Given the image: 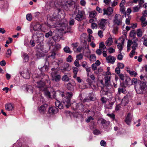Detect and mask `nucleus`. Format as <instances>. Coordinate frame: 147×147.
Listing matches in <instances>:
<instances>
[{"label":"nucleus","mask_w":147,"mask_h":147,"mask_svg":"<svg viewBox=\"0 0 147 147\" xmlns=\"http://www.w3.org/2000/svg\"><path fill=\"white\" fill-rule=\"evenodd\" d=\"M131 80L130 78L129 77L125 79V81L123 83V85L125 87H126L128 85H131Z\"/></svg>","instance_id":"21"},{"label":"nucleus","mask_w":147,"mask_h":147,"mask_svg":"<svg viewBox=\"0 0 147 147\" xmlns=\"http://www.w3.org/2000/svg\"><path fill=\"white\" fill-rule=\"evenodd\" d=\"M124 42L123 41L121 43H118V45H117V48L119 50V53H121V51L123 49V45Z\"/></svg>","instance_id":"28"},{"label":"nucleus","mask_w":147,"mask_h":147,"mask_svg":"<svg viewBox=\"0 0 147 147\" xmlns=\"http://www.w3.org/2000/svg\"><path fill=\"white\" fill-rule=\"evenodd\" d=\"M34 41L35 40L33 39L32 40H31L30 42V44L31 45L32 47H34L35 45V43L34 42Z\"/></svg>","instance_id":"52"},{"label":"nucleus","mask_w":147,"mask_h":147,"mask_svg":"<svg viewBox=\"0 0 147 147\" xmlns=\"http://www.w3.org/2000/svg\"><path fill=\"white\" fill-rule=\"evenodd\" d=\"M147 86V82L143 83L140 82L139 87L136 88L137 93L138 94H143L146 92V87Z\"/></svg>","instance_id":"5"},{"label":"nucleus","mask_w":147,"mask_h":147,"mask_svg":"<svg viewBox=\"0 0 147 147\" xmlns=\"http://www.w3.org/2000/svg\"><path fill=\"white\" fill-rule=\"evenodd\" d=\"M131 18L130 16H129L128 18H127L125 20V23L127 24H130V20Z\"/></svg>","instance_id":"61"},{"label":"nucleus","mask_w":147,"mask_h":147,"mask_svg":"<svg viewBox=\"0 0 147 147\" xmlns=\"http://www.w3.org/2000/svg\"><path fill=\"white\" fill-rule=\"evenodd\" d=\"M73 58L71 55H69L66 59L67 61L70 62L72 61Z\"/></svg>","instance_id":"51"},{"label":"nucleus","mask_w":147,"mask_h":147,"mask_svg":"<svg viewBox=\"0 0 147 147\" xmlns=\"http://www.w3.org/2000/svg\"><path fill=\"white\" fill-rule=\"evenodd\" d=\"M103 11L104 12L103 15H106L108 16H111L113 12V9L111 7H108L107 9L105 8L103 9Z\"/></svg>","instance_id":"12"},{"label":"nucleus","mask_w":147,"mask_h":147,"mask_svg":"<svg viewBox=\"0 0 147 147\" xmlns=\"http://www.w3.org/2000/svg\"><path fill=\"white\" fill-rule=\"evenodd\" d=\"M32 37L33 39L37 43H40L44 40V35L40 32H37L33 34Z\"/></svg>","instance_id":"4"},{"label":"nucleus","mask_w":147,"mask_h":147,"mask_svg":"<svg viewBox=\"0 0 147 147\" xmlns=\"http://www.w3.org/2000/svg\"><path fill=\"white\" fill-rule=\"evenodd\" d=\"M47 45L49 47V49H50L51 46H53V42L51 40H49L47 42Z\"/></svg>","instance_id":"45"},{"label":"nucleus","mask_w":147,"mask_h":147,"mask_svg":"<svg viewBox=\"0 0 147 147\" xmlns=\"http://www.w3.org/2000/svg\"><path fill=\"white\" fill-rule=\"evenodd\" d=\"M5 107L6 110L8 111H12L14 109L13 106L11 103L6 104Z\"/></svg>","instance_id":"23"},{"label":"nucleus","mask_w":147,"mask_h":147,"mask_svg":"<svg viewBox=\"0 0 147 147\" xmlns=\"http://www.w3.org/2000/svg\"><path fill=\"white\" fill-rule=\"evenodd\" d=\"M106 59L108 63L113 64L116 60V58L114 56L109 55L106 58Z\"/></svg>","instance_id":"14"},{"label":"nucleus","mask_w":147,"mask_h":147,"mask_svg":"<svg viewBox=\"0 0 147 147\" xmlns=\"http://www.w3.org/2000/svg\"><path fill=\"white\" fill-rule=\"evenodd\" d=\"M120 11L121 12L122 17H126V12L124 6L120 7Z\"/></svg>","instance_id":"26"},{"label":"nucleus","mask_w":147,"mask_h":147,"mask_svg":"<svg viewBox=\"0 0 147 147\" xmlns=\"http://www.w3.org/2000/svg\"><path fill=\"white\" fill-rule=\"evenodd\" d=\"M118 76L122 80H123L125 79V76L124 75L122 74H118Z\"/></svg>","instance_id":"64"},{"label":"nucleus","mask_w":147,"mask_h":147,"mask_svg":"<svg viewBox=\"0 0 147 147\" xmlns=\"http://www.w3.org/2000/svg\"><path fill=\"white\" fill-rule=\"evenodd\" d=\"M131 41H128L127 42V51H129L130 50V47L131 46Z\"/></svg>","instance_id":"60"},{"label":"nucleus","mask_w":147,"mask_h":147,"mask_svg":"<svg viewBox=\"0 0 147 147\" xmlns=\"http://www.w3.org/2000/svg\"><path fill=\"white\" fill-rule=\"evenodd\" d=\"M102 50L101 49H99L96 50V53L98 55H100L102 53Z\"/></svg>","instance_id":"50"},{"label":"nucleus","mask_w":147,"mask_h":147,"mask_svg":"<svg viewBox=\"0 0 147 147\" xmlns=\"http://www.w3.org/2000/svg\"><path fill=\"white\" fill-rule=\"evenodd\" d=\"M132 115H131V113H129L126 118L125 120V122L128 125H129L131 123L132 120Z\"/></svg>","instance_id":"17"},{"label":"nucleus","mask_w":147,"mask_h":147,"mask_svg":"<svg viewBox=\"0 0 147 147\" xmlns=\"http://www.w3.org/2000/svg\"><path fill=\"white\" fill-rule=\"evenodd\" d=\"M96 59V57L94 55H91L90 57V61H94Z\"/></svg>","instance_id":"42"},{"label":"nucleus","mask_w":147,"mask_h":147,"mask_svg":"<svg viewBox=\"0 0 147 147\" xmlns=\"http://www.w3.org/2000/svg\"><path fill=\"white\" fill-rule=\"evenodd\" d=\"M135 49H133L131 51L130 53L129 54V56L130 57L132 58L133 57L134 55L135 54Z\"/></svg>","instance_id":"55"},{"label":"nucleus","mask_w":147,"mask_h":147,"mask_svg":"<svg viewBox=\"0 0 147 147\" xmlns=\"http://www.w3.org/2000/svg\"><path fill=\"white\" fill-rule=\"evenodd\" d=\"M113 42V41L111 37L109 38L106 40L105 44L107 46H111Z\"/></svg>","instance_id":"25"},{"label":"nucleus","mask_w":147,"mask_h":147,"mask_svg":"<svg viewBox=\"0 0 147 147\" xmlns=\"http://www.w3.org/2000/svg\"><path fill=\"white\" fill-rule=\"evenodd\" d=\"M73 108L75 111L77 110L79 112H83L84 110V106L81 103L74 104L73 106Z\"/></svg>","instance_id":"7"},{"label":"nucleus","mask_w":147,"mask_h":147,"mask_svg":"<svg viewBox=\"0 0 147 147\" xmlns=\"http://www.w3.org/2000/svg\"><path fill=\"white\" fill-rule=\"evenodd\" d=\"M73 95L72 92H67L66 96L63 98L62 102L67 108L70 105V100Z\"/></svg>","instance_id":"2"},{"label":"nucleus","mask_w":147,"mask_h":147,"mask_svg":"<svg viewBox=\"0 0 147 147\" xmlns=\"http://www.w3.org/2000/svg\"><path fill=\"white\" fill-rule=\"evenodd\" d=\"M97 15L95 11H92L89 12V17L91 18H94Z\"/></svg>","instance_id":"32"},{"label":"nucleus","mask_w":147,"mask_h":147,"mask_svg":"<svg viewBox=\"0 0 147 147\" xmlns=\"http://www.w3.org/2000/svg\"><path fill=\"white\" fill-rule=\"evenodd\" d=\"M64 96V93L60 91L55 93V95L54 96V97L57 100V101L55 102V106L60 109H63V105L65 106L64 104H62L59 101V100L61 99V98H63Z\"/></svg>","instance_id":"1"},{"label":"nucleus","mask_w":147,"mask_h":147,"mask_svg":"<svg viewBox=\"0 0 147 147\" xmlns=\"http://www.w3.org/2000/svg\"><path fill=\"white\" fill-rule=\"evenodd\" d=\"M69 64L67 63H65L64 64V67L62 69L64 71H68L69 70Z\"/></svg>","instance_id":"35"},{"label":"nucleus","mask_w":147,"mask_h":147,"mask_svg":"<svg viewBox=\"0 0 147 147\" xmlns=\"http://www.w3.org/2000/svg\"><path fill=\"white\" fill-rule=\"evenodd\" d=\"M117 67L123 69L124 67V65L123 63H119L117 64Z\"/></svg>","instance_id":"54"},{"label":"nucleus","mask_w":147,"mask_h":147,"mask_svg":"<svg viewBox=\"0 0 147 147\" xmlns=\"http://www.w3.org/2000/svg\"><path fill=\"white\" fill-rule=\"evenodd\" d=\"M70 78L67 76V75L65 74L62 77V80L63 81L67 82L69 81Z\"/></svg>","instance_id":"34"},{"label":"nucleus","mask_w":147,"mask_h":147,"mask_svg":"<svg viewBox=\"0 0 147 147\" xmlns=\"http://www.w3.org/2000/svg\"><path fill=\"white\" fill-rule=\"evenodd\" d=\"M37 87L40 89H42L43 88L45 85V83L44 82L40 81L36 83Z\"/></svg>","instance_id":"22"},{"label":"nucleus","mask_w":147,"mask_h":147,"mask_svg":"<svg viewBox=\"0 0 147 147\" xmlns=\"http://www.w3.org/2000/svg\"><path fill=\"white\" fill-rule=\"evenodd\" d=\"M107 20L102 19L98 21V24L100 29H105V26L107 24Z\"/></svg>","instance_id":"9"},{"label":"nucleus","mask_w":147,"mask_h":147,"mask_svg":"<svg viewBox=\"0 0 147 147\" xmlns=\"http://www.w3.org/2000/svg\"><path fill=\"white\" fill-rule=\"evenodd\" d=\"M48 106V105L45 104L40 106L38 108V110L42 114H44L46 112V110Z\"/></svg>","instance_id":"15"},{"label":"nucleus","mask_w":147,"mask_h":147,"mask_svg":"<svg viewBox=\"0 0 147 147\" xmlns=\"http://www.w3.org/2000/svg\"><path fill=\"white\" fill-rule=\"evenodd\" d=\"M131 41V46L132 45L131 48L133 49H136L138 46V42L139 40L136 37H134L132 40H129Z\"/></svg>","instance_id":"10"},{"label":"nucleus","mask_w":147,"mask_h":147,"mask_svg":"<svg viewBox=\"0 0 147 147\" xmlns=\"http://www.w3.org/2000/svg\"><path fill=\"white\" fill-rule=\"evenodd\" d=\"M20 75L22 76L24 78L26 79H28L30 77V76L29 74V73L28 72H26V74L27 75H25V74L23 73L22 72H20Z\"/></svg>","instance_id":"33"},{"label":"nucleus","mask_w":147,"mask_h":147,"mask_svg":"<svg viewBox=\"0 0 147 147\" xmlns=\"http://www.w3.org/2000/svg\"><path fill=\"white\" fill-rule=\"evenodd\" d=\"M122 84H121V86L118 88V92L119 94H120L121 93H122L123 94H126L127 93V91L125 89V88Z\"/></svg>","instance_id":"20"},{"label":"nucleus","mask_w":147,"mask_h":147,"mask_svg":"<svg viewBox=\"0 0 147 147\" xmlns=\"http://www.w3.org/2000/svg\"><path fill=\"white\" fill-rule=\"evenodd\" d=\"M26 89L27 92H30L32 93H33V90L31 86H27L26 88Z\"/></svg>","instance_id":"36"},{"label":"nucleus","mask_w":147,"mask_h":147,"mask_svg":"<svg viewBox=\"0 0 147 147\" xmlns=\"http://www.w3.org/2000/svg\"><path fill=\"white\" fill-rule=\"evenodd\" d=\"M63 50L65 52L67 53H72V51H70V48L69 47L66 46L63 49Z\"/></svg>","instance_id":"39"},{"label":"nucleus","mask_w":147,"mask_h":147,"mask_svg":"<svg viewBox=\"0 0 147 147\" xmlns=\"http://www.w3.org/2000/svg\"><path fill=\"white\" fill-rule=\"evenodd\" d=\"M52 35V32L50 31L49 32L46 33L45 34V36L46 38H48L49 36H51Z\"/></svg>","instance_id":"48"},{"label":"nucleus","mask_w":147,"mask_h":147,"mask_svg":"<svg viewBox=\"0 0 147 147\" xmlns=\"http://www.w3.org/2000/svg\"><path fill=\"white\" fill-rule=\"evenodd\" d=\"M142 39L143 42V45L147 47V35L146 34L144 35Z\"/></svg>","instance_id":"27"},{"label":"nucleus","mask_w":147,"mask_h":147,"mask_svg":"<svg viewBox=\"0 0 147 147\" xmlns=\"http://www.w3.org/2000/svg\"><path fill=\"white\" fill-rule=\"evenodd\" d=\"M84 12L83 11L78 10L76 15L75 19L79 22H81L84 19Z\"/></svg>","instance_id":"8"},{"label":"nucleus","mask_w":147,"mask_h":147,"mask_svg":"<svg viewBox=\"0 0 147 147\" xmlns=\"http://www.w3.org/2000/svg\"><path fill=\"white\" fill-rule=\"evenodd\" d=\"M141 8V7L139 6L134 7L132 8V11L134 13L138 12L139 11Z\"/></svg>","instance_id":"37"},{"label":"nucleus","mask_w":147,"mask_h":147,"mask_svg":"<svg viewBox=\"0 0 147 147\" xmlns=\"http://www.w3.org/2000/svg\"><path fill=\"white\" fill-rule=\"evenodd\" d=\"M111 78L110 76L106 75L104 78L105 85L107 87L110 85Z\"/></svg>","instance_id":"18"},{"label":"nucleus","mask_w":147,"mask_h":147,"mask_svg":"<svg viewBox=\"0 0 147 147\" xmlns=\"http://www.w3.org/2000/svg\"><path fill=\"white\" fill-rule=\"evenodd\" d=\"M137 36L138 37H141L143 34V32L142 30L140 29H138L136 33Z\"/></svg>","instance_id":"31"},{"label":"nucleus","mask_w":147,"mask_h":147,"mask_svg":"<svg viewBox=\"0 0 147 147\" xmlns=\"http://www.w3.org/2000/svg\"><path fill=\"white\" fill-rule=\"evenodd\" d=\"M23 57L24 59V62H26L28 61L29 57L28 55L26 53H24Z\"/></svg>","instance_id":"38"},{"label":"nucleus","mask_w":147,"mask_h":147,"mask_svg":"<svg viewBox=\"0 0 147 147\" xmlns=\"http://www.w3.org/2000/svg\"><path fill=\"white\" fill-rule=\"evenodd\" d=\"M100 120L101 124L104 128H106L110 124V122L109 121H107L104 119L101 118L100 119Z\"/></svg>","instance_id":"19"},{"label":"nucleus","mask_w":147,"mask_h":147,"mask_svg":"<svg viewBox=\"0 0 147 147\" xmlns=\"http://www.w3.org/2000/svg\"><path fill=\"white\" fill-rule=\"evenodd\" d=\"M56 55V53L54 52H51V53L50 55H49L48 57H51L53 59H54L55 58V56Z\"/></svg>","instance_id":"47"},{"label":"nucleus","mask_w":147,"mask_h":147,"mask_svg":"<svg viewBox=\"0 0 147 147\" xmlns=\"http://www.w3.org/2000/svg\"><path fill=\"white\" fill-rule=\"evenodd\" d=\"M50 88H49L47 89H44V94L45 96L47 98H51V96L50 94V92L49 91V90Z\"/></svg>","instance_id":"24"},{"label":"nucleus","mask_w":147,"mask_h":147,"mask_svg":"<svg viewBox=\"0 0 147 147\" xmlns=\"http://www.w3.org/2000/svg\"><path fill=\"white\" fill-rule=\"evenodd\" d=\"M31 26L33 27V30L35 31L40 32L41 30V25L38 22L36 23L33 25H31Z\"/></svg>","instance_id":"13"},{"label":"nucleus","mask_w":147,"mask_h":147,"mask_svg":"<svg viewBox=\"0 0 147 147\" xmlns=\"http://www.w3.org/2000/svg\"><path fill=\"white\" fill-rule=\"evenodd\" d=\"M137 82V80L136 79L133 78L132 79V80H131V85L133 84H136Z\"/></svg>","instance_id":"58"},{"label":"nucleus","mask_w":147,"mask_h":147,"mask_svg":"<svg viewBox=\"0 0 147 147\" xmlns=\"http://www.w3.org/2000/svg\"><path fill=\"white\" fill-rule=\"evenodd\" d=\"M26 18L28 21H30L32 19V16L30 14H28L26 15Z\"/></svg>","instance_id":"53"},{"label":"nucleus","mask_w":147,"mask_h":147,"mask_svg":"<svg viewBox=\"0 0 147 147\" xmlns=\"http://www.w3.org/2000/svg\"><path fill=\"white\" fill-rule=\"evenodd\" d=\"M96 10L99 13H102V11H103V9H102L101 8H100L99 7L97 6L96 7Z\"/></svg>","instance_id":"62"},{"label":"nucleus","mask_w":147,"mask_h":147,"mask_svg":"<svg viewBox=\"0 0 147 147\" xmlns=\"http://www.w3.org/2000/svg\"><path fill=\"white\" fill-rule=\"evenodd\" d=\"M11 50L10 49H8L6 53V54L7 56V57H8L10 56L11 55Z\"/></svg>","instance_id":"57"},{"label":"nucleus","mask_w":147,"mask_h":147,"mask_svg":"<svg viewBox=\"0 0 147 147\" xmlns=\"http://www.w3.org/2000/svg\"><path fill=\"white\" fill-rule=\"evenodd\" d=\"M83 55L81 54H79L76 56V58L78 60L82 59L83 58Z\"/></svg>","instance_id":"59"},{"label":"nucleus","mask_w":147,"mask_h":147,"mask_svg":"<svg viewBox=\"0 0 147 147\" xmlns=\"http://www.w3.org/2000/svg\"><path fill=\"white\" fill-rule=\"evenodd\" d=\"M58 112V109L56 107H50L49 109V113L50 114H55Z\"/></svg>","instance_id":"16"},{"label":"nucleus","mask_w":147,"mask_h":147,"mask_svg":"<svg viewBox=\"0 0 147 147\" xmlns=\"http://www.w3.org/2000/svg\"><path fill=\"white\" fill-rule=\"evenodd\" d=\"M93 133L95 135H98L100 134V131L99 130L95 129L93 131Z\"/></svg>","instance_id":"56"},{"label":"nucleus","mask_w":147,"mask_h":147,"mask_svg":"<svg viewBox=\"0 0 147 147\" xmlns=\"http://www.w3.org/2000/svg\"><path fill=\"white\" fill-rule=\"evenodd\" d=\"M140 78L141 79V81L140 82L143 83L144 82H147V78L146 77H144L142 75H141L140 76Z\"/></svg>","instance_id":"43"},{"label":"nucleus","mask_w":147,"mask_h":147,"mask_svg":"<svg viewBox=\"0 0 147 147\" xmlns=\"http://www.w3.org/2000/svg\"><path fill=\"white\" fill-rule=\"evenodd\" d=\"M108 116L110 117L114 121L115 119V115L113 113L107 114V115Z\"/></svg>","instance_id":"46"},{"label":"nucleus","mask_w":147,"mask_h":147,"mask_svg":"<svg viewBox=\"0 0 147 147\" xmlns=\"http://www.w3.org/2000/svg\"><path fill=\"white\" fill-rule=\"evenodd\" d=\"M136 34V32L134 30H132L131 31L129 34L130 36L131 37H135Z\"/></svg>","instance_id":"44"},{"label":"nucleus","mask_w":147,"mask_h":147,"mask_svg":"<svg viewBox=\"0 0 147 147\" xmlns=\"http://www.w3.org/2000/svg\"><path fill=\"white\" fill-rule=\"evenodd\" d=\"M54 40L55 42H58L60 40V37L58 36H55L52 37Z\"/></svg>","instance_id":"41"},{"label":"nucleus","mask_w":147,"mask_h":147,"mask_svg":"<svg viewBox=\"0 0 147 147\" xmlns=\"http://www.w3.org/2000/svg\"><path fill=\"white\" fill-rule=\"evenodd\" d=\"M130 97V94L128 93L122 99L121 104L124 106L127 104L129 102V100Z\"/></svg>","instance_id":"11"},{"label":"nucleus","mask_w":147,"mask_h":147,"mask_svg":"<svg viewBox=\"0 0 147 147\" xmlns=\"http://www.w3.org/2000/svg\"><path fill=\"white\" fill-rule=\"evenodd\" d=\"M48 69V66L47 65H44L41 68V71H46Z\"/></svg>","instance_id":"49"},{"label":"nucleus","mask_w":147,"mask_h":147,"mask_svg":"<svg viewBox=\"0 0 147 147\" xmlns=\"http://www.w3.org/2000/svg\"><path fill=\"white\" fill-rule=\"evenodd\" d=\"M51 70V76L52 80L56 82H59L61 80V77L60 75L58 74L57 68H52Z\"/></svg>","instance_id":"3"},{"label":"nucleus","mask_w":147,"mask_h":147,"mask_svg":"<svg viewBox=\"0 0 147 147\" xmlns=\"http://www.w3.org/2000/svg\"><path fill=\"white\" fill-rule=\"evenodd\" d=\"M66 86L67 89L71 91H72L74 90V86L70 83H68L66 84Z\"/></svg>","instance_id":"29"},{"label":"nucleus","mask_w":147,"mask_h":147,"mask_svg":"<svg viewBox=\"0 0 147 147\" xmlns=\"http://www.w3.org/2000/svg\"><path fill=\"white\" fill-rule=\"evenodd\" d=\"M123 55H122L121 53H120L117 56V59L119 60H121L123 59Z\"/></svg>","instance_id":"63"},{"label":"nucleus","mask_w":147,"mask_h":147,"mask_svg":"<svg viewBox=\"0 0 147 147\" xmlns=\"http://www.w3.org/2000/svg\"><path fill=\"white\" fill-rule=\"evenodd\" d=\"M99 48L103 50L106 48V47L105 45L104 42H102L100 43L99 45Z\"/></svg>","instance_id":"40"},{"label":"nucleus","mask_w":147,"mask_h":147,"mask_svg":"<svg viewBox=\"0 0 147 147\" xmlns=\"http://www.w3.org/2000/svg\"><path fill=\"white\" fill-rule=\"evenodd\" d=\"M122 21H119L113 20V33L115 34L118 33L119 26L122 24Z\"/></svg>","instance_id":"6"},{"label":"nucleus","mask_w":147,"mask_h":147,"mask_svg":"<svg viewBox=\"0 0 147 147\" xmlns=\"http://www.w3.org/2000/svg\"><path fill=\"white\" fill-rule=\"evenodd\" d=\"M113 20L122 21L121 16L119 14H116L114 17Z\"/></svg>","instance_id":"30"}]
</instances>
